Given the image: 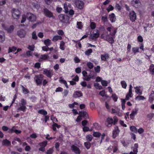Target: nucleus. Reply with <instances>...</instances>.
<instances>
[{
    "mask_svg": "<svg viewBox=\"0 0 154 154\" xmlns=\"http://www.w3.org/2000/svg\"><path fill=\"white\" fill-rule=\"evenodd\" d=\"M100 37L104 40L107 41L110 43L112 44L114 42L113 38H115V36L110 37L108 34H106L105 33H103L101 35Z\"/></svg>",
    "mask_w": 154,
    "mask_h": 154,
    "instance_id": "1",
    "label": "nucleus"
},
{
    "mask_svg": "<svg viewBox=\"0 0 154 154\" xmlns=\"http://www.w3.org/2000/svg\"><path fill=\"white\" fill-rule=\"evenodd\" d=\"M11 13L12 17L14 19H18L20 16V12L17 9L13 8L12 10Z\"/></svg>",
    "mask_w": 154,
    "mask_h": 154,
    "instance_id": "2",
    "label": "nucleus"
},
{
    "mask_svg": "<svg viewBox=\"0 0 154 154\" xmlns=\"http://www.w3.org/2000/svg\"><path fill=\"white\" fill-rule=\"evenodd\" d=\"M44 76L42 74L35 75L34 78V80L38 85H41Z\"/></svg>",
    "mask_w": 154,
    "mask_h": 154,
    "instance_id": "3",
    "label": "nucleus"
},
{
    "mask_svg": "<svg viewBox=\"0 0 154 154\" xmlns=\"http://www.w3.org/2000/svg\"><path fill=\"white\" fill-rule=\"evenodd\" d=\"M27 19L31 22H34L36 20V16L31 13H27L26 14Z\"/></svg>",
    "mask_w": 154,
    "mask_h": 154,
    "instance_id": "4",
    "label": "nucleus"
},
{
    "mask_svg": "<svg viewBox=\"0 0 154 154\" xmlns=\"http://www.w3.org/2000/svg\"><path fill=\"white\" fill-rule=\"evenodd\" d=\"M108 31L110 32V35L112 37L115 36L116 32V29L113 27H108L107 28Z\"/></svg>",
    "mask_w": 154,
    "mask_h": 154,
    "instance_id": "5",
    "label": "nucleus"
},
{
    "mask_svg": "<svg viewBox=\"0 0 154 154\" xmlns=\"http://www.w3.org/2000/svg\"><path fill=\"white\" fill-rule=\"evenodd\" d=\"M43 73L49 78H51L53 75V71L51 69L48 70L47 69H45L43 71Z\"/></svg>",
    "mask_w": 154,
    "mask_h": 154,
    "instance_id": "6",
    "label": "nucleus"
},
{
    "mask_svg": "<svg viewBox=\"0 0 154 154\" xmlns=\"http://www.w3.org/2000/svg\"><path fill=\"white\" fill-rule=\"evenodd\" d=\"M47 143L48 142L46 141H45L42 143H39V145L40 147L38 149L39 150L42 152L45 151V147L47 145Z\"/></svg>",
    "mask_w": 154,
    "mask_h": 154,
    "instance_id": "7",
    "label": "nucleus"
},
{
    "mask_svg": "<svg viewBox=\"0 0 154 154\" xmlns=\"http://www.w3.org/2000/svg\"><path fill=\"white\" fill-rule=\"evenodd\" d=\"M60 20L62 22L66 23L69 20V18L68 16H65L63 14H60L59 16Z\"/></svg>",
    "mask_w": 154,
    "mask_h": 154,
    "instance_id": "8",
    "label": "nucleus"
},
{
    "mask_svg": "<svg viewBox=\"0 0 154 154\" xmlns=\"http://www.w3.org/2000/svg\"><path fill=\"white\" fill-rule=\"evenodd\" d=\"M75 4L76 6L79 9H82L84 5L83 2L79 0H76L75 2Z\"/></svg>",
    "mask_w": 154,
    "mask_h": 154,
    "instance_id": "9",
    "label": "nucleus"
},
{
    "mask_svg": "<svg viewBox=\"0 0 154 154\" xmlns=\"http://www.w3.org/2000/svg\"><path fill=\"white\" fill-rule=\"evenodd\" d=\"M136 14L134 11H131L129 13V18L130 20L132 22H134L136 19Z\"/></svg>",
    "mask_w": 154,
    "mask_h": 154,
    "instance_id": "10",
    "label": "nucleus"
},
{
    "mask_svg": "<svg viewBox=\"0 0 154 154\" xmlns=\"http://www.w3.org/2000/svg\"><path fill=\"white\" fill-rule=\"evenodd\" d=\"M131 5L136 8L140 7L141 5V3L138 0H132L131 2Z\"/></svg>",
    "mask_w": 154,
    "mask_h": 154,
    "instance_id": "11",
    "label": "nucleus"
},
{
    "mask_svg": "<svg viewBox=\"0 0 154 154\" xmlns=\"http://www.w3.org/2000/svg\"><path fill=\"white\" fill-rule=\"evenodd\" d=\"M43 13L45 16L48 17H51L53 16L52 13L47 8L44 9Z\"/></svg>",
    "mask_w": 154,
    "mask_h": 154,
    "instance_id": "12",
    "label": "nucleus"
},
{
    "mask_svg": "<svg viewBox=\"0 0 154 154\" xmlns=\"http://www.w3.org/2000/svg\"><path fill=\"white\" fill-rule=\"evenodd\" d=\"M26 32L24 29H20L17 32V35L20 38H24L26 35Z\"/></svg>",
    "mask_w": 154,
    "mask_h": 154,
    "instance_id": "13",
    "label": "nucleus"
},
{
    "mask_svg": "<svg viewBox=\"0 0 154 154\" xmlns=\"http://www.w3.org/2000/svg\"><path fill=\"white\" fill-rule=\"evenodd\" d=\"M138 111V108H135L133 109L130 115V118L133 119L134 116L137 114Z\"/></svg>",
    "mask_w": 154,
    "mask_h": 154,
    "instance_id": "14",
    "label": "nucleus"
},
{
    "mask_svg": "<svg viewBox=\"0 0 154 154\" xmlns=\"http://www.w3.org/2000/svg\"><path fill=\"white\" fill-rule=\"evenodd\" d=\"M71 149L73 152H74L76 154H80V151L79 149L77 146L72 145L71 146Z\"/></svg>",
    "mask_w": 154,
    "mask_h": 154,
    "instance_id": "15",
    "label": "nucleus"
},
{
    "mask_svg": "<svg viewBox=\"0 0 154 154\" xmlns=\"http://www.w3.org/2000/svg\"><path fill=\"white\" fill-rule=\"evenodd\" d=\"M119 132V130L118 127L115 128V130L113 131L112 133V137L114 138H115L118 135Z\"/></svg>",
    "mask_w": 154,
    "mask_h": 154,
    "instance_id": "16",
    "label": "nucleus"
},
{
    "mask_svg": "<svg viewBox=\"0 0 154 154\" xmlns=\"http://www.w3.org/2000/svg\"><path fill=\"white\" fill-rule=\"evenodd\" d=\"M113 122V120L112 118H108L107 119L106 125L108 127H110L111 126Z\"/></svg>",
    "mask_w": 154,
    "mask_h": 154,
    "instance_id": "17",
    "label": "nucleus"
},
{
    "mask_svg": "<svg viewBox=\"0 0 154 154\" xmlns=\"http://www.w3.org/2000/svg\"><path fill=\"white\" fill-rule=\"evenodd\" d=\"M141 87L140 86H137L134 87L135 91L136 93L139 95H141L142 93V91L140 89Z\"/></svg>",
    "mask_w": 154,
    "mask_h": 154,
    "instance_id": "18",
    "label": "nucleus"
},
{
    "mask_svg": "<svg viewBox=\"0 0 154 154\" xmlns=\"http://www.w3.org/2000/svg\"><path fill=\"white\" fill-rule=\"evenodd\" d=\"M100 35V33L99 31L97 30L96 31V33L94 34L93 35H91L90 37V38L92 39L94 38H98Z\"/></svg>",
    "mask_w": 154,
    "mask_h": 154,
    "instance_id": "19",
    "label": "nucleus"
},
{
    "mask_svg": "<svg viewBox=\"0 0 154 154\" xmlns=\"http://www.w3.org/2000/svg\"><path fill=\"white\" fill-rule=\"evenodd\" d=\"M49 57L48 55L46 54L42 55L40 57L38 61L41 62L44 60H46Z\"/></svg>",
    "mask_w": 154,
    "mask_h": 154,
    "instance_id": "20",
    "label": "nucleus"
},
{
    "mask_svg": "<svg viewBox=\"0 0 154 154\" xmlns=\"http://www.w3.org/2000/svg\"><path fill=\"white\" fill-rule=\"evenodd\" d=\"M79 114L82 115L85 119H87L89 118V117L88 113L85 111H81L79 112Z\"/></svg>",
    "mask_w": 154,
    "mask_h": 154,
    "instance_id": "21",
    "label": "nucleus"
},
{
    "mask_svg": "<svg viewBox=\"0 0 154 154\" xmlns=\"http://www.w3.org/2000/svg\"><path fill=\"white\" fill-rule=\"evenodd\" d=\"M109 55L107 54L101 55V58L102 60L106 61L109 58Z\"/></svg>",
    "mask_w": 154,
    "mask_h": 154,
    "instance_id": "22",
    "label": "nucleus"
},
{
    "mask_svg": "<svg viewBox=\"0 0 154 154\" xmlns=\"http://www.w3.org/2000/svg\"><path fill=\"white\" fill-rule=\"evenodd\" d=\"M62 39V38L61 36L58 35H55L53 37L52 39V41L54 42H55L59 40H61Z\"/></svg>",
    "mask_w": 154,
    "mask_h": 154,
    "instance_id": "23",
    "label": "nucleus"
},
{
    "mask_svg": "<svg viewBox=\"0 0 154 154\" xmlns=\"http://www.w3.org/2000/svg\"><path fill=\"white\" fill-rule=\"evenodd\" d=\"M82 96V94L81 91H76L75 92L73 95L74 97L77 98Z\"/></svg>",
    "mask_w": 154,
    "mask_h": 154,
    "instance_id": "24",
    "label": "nucleus"
},
{
    "mask_svg": "<svg viewBox=\"0 0 154 154\" xmlns=\"http://www.w3.org/2000/svg\"><path fill=\"white\" fill-rule=\"evenodd\" d=\"M5 40V36L4 32L2 31H0V42H3Z\"/></svg>",
    "mask_w": 154,
    "mask_h": 154,
    "instance_id": "25",
    "label": "nucleus"
},
{
    "mask_svg": "<svg viewBox=\"0 0 154 154\" xmlns=\"http://www.w3.org/2000/svg\"><path fill=\"white\" fill-rule=\"evenodd\" d=\"M132 91H129L128 93L127 94L125 100H128L130 97H132Z\"/></svg>",
    "mask_w": 154,
    "mask_h": 154,
    "instance_id": "26",
    "label": "nucleus"
},
{
    "mask_svg": "<svg viewBox=\"0 0 154 154\" xmlns=\"http://www.w3.org/2000/svg\"><path fill=\"white\" fill-rule=\"evenodd\" d=\"M154 100V91H152L149 95V100L150 102H152Z\"/></svg>",
    "mask_w": 154,
    "mask_h": 154,
    "instance_id": "27",
    "label": "nucleus"
},
{
    "mask_svg": "<svg viewBox=\"0 0 154 154\" xmlns=\"http://www.w3.org/2000/svg\"><path fill=\"white\" fill-rule=\"evenodd\" d=\"M26 107L25 106L21 105L17 109V111L20 110L22 111L23 112H25L26 110Z\"/></svg>",
    "mask_w": 154,
    "mask_h": 154,
    "instance_id": "28",
    "label": "nucleus"
},
{
    "mask_svg": "<svg viewBox=\"0 0 154 154\" xmlns=\"http://www.w3.org/2000/svg\"><path fill=\"white\" fill-rule=\"evenodd\" d=\"M70 6H71L70 5L68 4V5L66 3H65L64 4H63V7L64 8V9L65 12L66 13H67L69 12V9L68 8V7H69Z\"/></svg>",
    "mask_w": 154,
    "mask_h": 154,
    "instance_id": "29",
    "label": "nucleus"
},
{
    "mask_svg": "<svg viewBox=\"0 0 154 154\" xmlns=\"http://www.w3.org/2000/svg\"><path fill=\"white\" fill-rule=\"evenodd\" d=\"M109 19L112 22L115 21L116 18L114 14H112L111 15H109Z\"/></svg>",
    "mask_w": 154,
    "mask_h": 154,
    "instance_id": "30",
    "label": "nucleus"
},
{
    "mask_svg": "<svg viewBox=\"0 0 154 154\" xmlns=\"http://www.w3.org/2000/svg\"><path fill=\"white\" fill-rule=\"evenodd\" d=\"M65 43L63 41L60 42V48L62 50H64L65 49Z\"/></svg>",
    "mask_w": 154,
    "mask_h": 154,
    "instance_id": "31",
    "label": "nucleus"
},
{
    "mask_svg": "<svg viewBox=\"0 0 154 154\" xmlns=\"http://www.w3.org/2000/svg\"><path fill=\"white\" fill-rule=\"evenodd\" d=\"M2 145L9 146L11 145V142L7 139L4 140L2 142Z\"/></svg>",
    "mask_w": 154,
    "mask_h": 154,
    "instance_id": "32",
    "label": "nucleus"
},
{
    "mask_svg": "<svg viewBox=\"0 0 154 154\" xmlns=\"http://www.w3.org/2000/svg\"><path fill=\"white\" fill-rule=\"evenodd\" d=\"M38 112L39 114L43 115H46L47 114V112L44 109H42L39 110L38 111Z\"/></svg>",
    "mask_w": 154,
    "mask_h": 154,
    "instance_id": "33",
    "label": "nucleus"
},
{
    "mask_svg": "<svg viewBox=\"0 0 154 154\" xmlns=\"http://www.w3.org/2000/svg\"><path fill=\"white\" fill-rule=\"evenodd\" d=\"M14 29V26L13 25L10 26L9 27L7 28L6 31L9 33L12 32Z\"/></svg>",
    "mask_w": 154,
    "mask_h": 154,
    "instance_id": "34",
    "label": "nucleus"
},
{
    "mask_svg": "<svg viewBox=\"0 0 154 154\" xmlns=\"http://www.w3.org/2000/svg\"><path fill=\"white\" fill-rule=\"evenodd\" d=\"M44 43L47 46H49L51 43V40L49 39L45 40L44 41Z\"/></svg>",
    "mask_w": 154,
    "mask_h": 154,
    "instance_id": "35",
    "label": "nucleus"
},
{
    "mask_svg": "<svg viewBox=\"0 0 154 154\" xmlns=\"http://www.w3.org/2000/svg\"><path fill=\"white\" fill-rule=\"evenodd\" d=\"M145 99V98L144 96L141 95L137 96L135 98V99L136 100L139 101L140 100H144Z\"/></svg>",
    "mask_w": 154,
    "mask_h": 154,
    "instance_id": "36",
    "label": "nucleus"
},
{
    "mask_svg": "<svg viewBox=\"0 0 154 154\" xmlns=\"http://www.w3.org/2000/svg\"><path fill=\"white\" fill-rule=\"evenodd\" d=\"M21 86L22 88L23 93L24 94H26L29 92L27 88L24 87L23 85H21Z\"/></svg>",
    "mask_w": 154,
    "mask_h": 154,
    "instance_id": "37",
    "label": "nucleus"
},
{
    "mask_svg": "<svg viewBox=\"0 0 154 154\" xmlns=\"http://www.w3.org/2000/svg\"><path fill=\"white\" fill-rule=\"evenodd\" d=\"M121 100L122 101V109L123 110H124L125 108V100L123 99H121Z\"/></svg>",
    "mask_w": 154,
    "mask_h": 154,
    "instance_id": "38",
    "label": "nucleus"
},
{
    "mask_svg": "<svg viewBox=\"0 0 154 154\" xmlns=\"http://www.w3.org/2000/svg\"><path fill=\"white\" fill-rule=\"evenodd\" d=\"M56 127L58 128H59L60 127V125H58L57 124L53 122L52 128L54 131H55L56 130Z\"/></svg>",
    "mask_w": 154,
    "mask_h": 154,
    "instance_id": "39",
    "label": "nucleus"
},
{
    "mask_svg": "<svg viewBox=\"0 0 154 154\" xmlns=\"http://www.w3.org/2000/svg\"><path fill=\"white\" fill-rule=\"evenodd\" d=\"M16 49L17 48L15 47H9L8 49V53H9L13 51H15Z\"/></svg>",
    "mask_w": 154,
    "mask_h": 154,
    "instance_id": "40",
    "label": "nucleus"
},
{
    "mask_svg": "<svg viewBox=\"0 0 154 154\" xmlns=\"http://www.w3.org/2000/svg\"><path fill=\"white\" fill-rule=\"evenodd\" d=\"M132 51L135 54L137 52H139V48L137 47H134L132 48Z\"/></svg>",
    "mask_w": 154,
    "mask_h": 154,
    "instance_id": "41",
    "label": "nucleus"
},
{
    "mask_svg": "<svg viewBox=\"0 0 154 154\" xmlns=\"http://www.w3.org/2000/svg\"><path fill=\"white\" fill-rule=\"evenodd\" d=\"M84 145L87 149H89L91 146V143L89 142H86L84 143Z\"/></svg>",
    "mask_w": 154,
    "mask_h": 154,
    "instance_id": "42",
    "label": "nucleus"
},
{
    "mask_svg": "<svg viewBox=\"0 0 154 154\" xmlns=\"http://www.w3.org/2000/svg\"><path fill=\"white\" fill-rule=\"evenodd\" d=\"M86 65L88 68L90 69H92L94 66L93 64L91 62H88Z\"/></svg>",
    "mask_w": 154,
    "mask_h": 154,
    "instance_id": "43",
    "label": "nucleus"
},
{
    "mask_svg": "<svg viewBox=\"0 0 154 154\" xmlns=\"http://www.w3.org/2000/svg\"><path fill=\"white\" fill-rule=\"evenodd\" d=\"M101 135V134L100 133L97 132H94L93 134V136L96 137H100Z\"/></svg>",
    "mask_w": 154,
    "mask_h": 154,
    "instance_id": "44",
    "label": "nucleus"
},
{
    "mask_svg": "<svg viewBox=\"0 0 154 154\" xmlns=\"http://www.w3.org/2000/svg\"><path fill=\"white\" fill-rule=\"evenodd\" d=\"M93 76H91V77H89L87 75L84 76V77L83 78V79L85 80L88 81L90 80L91 78L93 79Z\"/></svg>",
    "mask_w": 154,
    "mask_h": 154,
    "instance_id": "45",
    "label": "nucleus"
},
{
    "mask_svg": "<svg viewBox=\"0 0 154 154\" xmlns=\"http://www.w3.org/2000/svg\"><path fill=\"white\" fill-rule=\"evenodd\" d=\"M121 83L122 85V87L124 89H126L127 86V85L125 82L124 81H122L121 82Z\"/></svg>",
    "mask_w": 154,
    "mask_h": 154,
    "instance_id": "46",
    "label": "nucleus"
},
{
    "mask_svg": "<svg viewBox=\"0 0 154 154\" xmlns=\"http://www.w3.org/2000/svg\"><path fill=\"white\" fill-rule=\"evenodd\" d=\"M93 137L91 135H88L86 136V140L90 142L92 140Z\"/></svg>",
    "mask_w": 154,
    "mask_h": 154,
    "instance_id": "47",
    "label": "nucleus"
},
{
    "mask_svg": "<svg viewBox=\"0 0 154 154\" xmlns=\"http://www.w3.org/2000/svg\"><path fill=\"white\" fill-rule=\"evenodd\" d=\"M53 151V148H51L48 150L46 153V154H52Z\"/></svg>",
    "mask_w": 154,
    "mask_h": 154,
    "instance_id": "48",
    "label": "nucleus"
},
{
    "mask_svg": "<svg viewBox=\"0 0 154 154\" xmlns=\"http://www.w3.org/2000/svg\"><path fill=\"white\" fill-rule=\"evenodd\" d=\"M92 52V49H89L85 51V54L89 56Z\"/></svg>",
    "mask_w": 154,
    "mask_h": 154,
    "instance_id": "49",
    "label": "nucleus"
},
{
    "mask_svg": "<svg viewBox=\"0 0 154 154\" xmlns=\"http://www.w3.org/2000/svg\"><path fill=\"white\" fill-rule=\"evenodd\" d=\"M94 86L96 88L100 90L102 88V87L98 83H95Z\"/></svg>",
    "mask_w": 154,
    "mask_h": 154,
    "instance_id": "50",
    "label": "nucleus"
},
{
    "mask_svg": "<svg viewBox=\"0 0 154 154\" xmlns=\"http://www.w3.org/2000/svg\"><path fill=\"white\" fill-rule=\"evenodd\" d=\"M32 38L33 39L36 40L37 39V37L36 35L35 32H33L32 34Z\"/></svg>",
    "mask_w": 154,
    "mask_h": 154,
    "instance_id": "51",
    "label": "nucleus"
},
{
    "mask_svg": "<svg viewBox=\"0 0 154 154\" xmlns=\"http://www.w3.org/2000/svg\"><path fill=\"white\" fill-rule=\"evenodd\" d=\"M146 116L148 118L151 119L154 116V114L153 113H149Z\"/></svg>",
    "mask_w": 154,
    "mask_h": 154,
    "instance_id": "52",
    "label": "nucleus"
},
{
    "mask_svg": "<svg viewBox=\"0 0 154 154\" xmlns=\"http://www.w3.org/2000/svg\"><path fill=\"white\" fill-rule=\"evenodd\" d=\"M101 83L103 86H106L108 85L107 82L105 80L101 81Z\"/></svg>",
    "mask_w": 154,
    "mask_h": 154,
    "instance_id": "53",
    "label": "nucleus"
},
{
    "mask_svg": "<svg viewBox=\"0 0 154 154\" xmlns=\"http://www.w3.org/2000/svg\"><path fill=\"white\" fill-rule=\"evenodd\" d=\"M95 71L97 73H99L100 71V67L99 66H97L94 68Z\"/></svg>",
    "mask_w": 154,
    "mask_h": 154,
    "instance_id": "54",
    "label": "nucleus"
},
{
    "mask_svg": "<svg viewBox=\"0 0 154 154\" xmlns=\"http://www.w3.org/2000/svg\"><path fill=\"white\" fill-rule=\"evenodd\" d=\"M91 28L92 29H94L96 27V24L95 23L92 22L91 23L90 25Z\"/></svg>",
    "mask_w": 154,
    "mask_h": 154,
    "instance_id": "55",
    "label": "nucleus"
},
{
    "mask_svg": "<svg viewBox=\"0 0 154 154\" xmlns=\"http://www.w3.org/2000/svg\"><path fill=\"white\" fill-rule=\"evenodd\" d=\"M20 102L21 105L25 106L26 104V100L24 99H22L21 100Z\"/></svg>",
    "mask_w": 154,
    "mask_h": 154,
    "instance_id": "56",
    "label": "nucleus"
},
{
    "mask_svg": "<svg viewBox=\"0 0 154 154\" xmlns=\"http://www.w3.org/2000/svg\"><path fill=\"white\" fill-rule=\"evenodd\" d=\"M130 130L132 131L136 132L137 131V129L134 126H132L130 127Z\"/></svg>",
    "mask_w": 154,
    "mask_h": 154,
    "instance_id": "57",
    "label": "nucleus"
},
{
    "mask_svg": "<svg viewBox=\"0 0 154 154\" xmlns=\"http://www.w3.org/2000/svg\"><path fill=\"white\" fill-rule=\"evenodd\" d=\"M113 7L111 5H110L107 8L106 10L107 11L109 12L110 11L112 10L113 9Z\"/></svg>",
    "mask_w": 154,
    "mask_h": 154,
    "instance_id": "58",
    "label": "nucleus"
},
{
    "mask_svg": "<svg viewBox=\"0 0 154 154\" xmlns=\"http://www.w3.org/2000/svg\"><path fill=\"white\" fill-rule=\"evenodd\" d=\"M112 97L115 101H117L118 97L115 94H112Z\"/></svg>",
    "mask_w": 154,
    "mask_h": 154,
    "instance_id": "59",
    "label": "nucleus"
},
{
    "mask_svg": "<svg viewBox=\"0 0 154 154\" xmlns=\"http://www.w3.org/2000/svg\"><path fill=\"white\" fill-rule=\"evenodd\" d=\"M26 17H27L25 15H22V19L21 21V23H23L26 21Z\"/></svg>",
    "mask_w": 154,
    "mask_h": 154,
    "instance_id": "60",
    "label": "nucleus"
},
{
    "mask_svg": "<svg viewBox=\"0 0 154 154\" xmlns=\"http://www.w3.org/2000/svg\"><path fill=\"white\" fill-rule=\"evenodd\" d=\"M81 23V22H78L77 23V27L79 29H81L82 28Z\"/></svg>",
    "mask_w": 154,
    "mask_h": 154,
    "instance_id": "61",
    "label": "nucleus"
},
{
    "mask_svg": "<svg viewBox=\"0 0 154 154\" xmlns=\"http://www.w3.org/2000/svg\"><path fill=\"white\" fill-rule=\"evenodd\" d=\"M60 82L64 84L65 85L66 87V88H68V87L67 86V84L66 81L62 79L60 80Z\"/></svg>",
    "mask_w": 154,
    "mask_h": 154,
    "instance_id": "62",
    "label": "nucleus"
},
{
    "mask_svg": "<svg viewBox=\"0 0 154 154\" xmlns=\"http://www.w3.org/2000/svg\"><path fill=\"white\" fill-rule=\"evenodd\" d=\"M83 131L84 132H87L90 131V129L89 127L87 126H84L83 128Z\"/></svg>",
    "mask_w": 154,
    "mask_h": 154,
    "instance_id": "63",
    "label": "nucleus"
},
{
    "mask_svg": "<svg viewBox=\"0 0 154 154\" xmlns=\"http://www.w3.org/2000/svg\"><path fill=\"white\" fill-rule=\"evenodd\" d=\"M57 34L60 35H63L64 34V32L62 30H59L57 31Z\"/></svg>",
    "mask_w": 154,
    "mask_h": 154,
    "instance_id": "64",
    "label": "nucleus"
}]
</instances>
